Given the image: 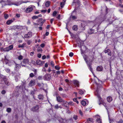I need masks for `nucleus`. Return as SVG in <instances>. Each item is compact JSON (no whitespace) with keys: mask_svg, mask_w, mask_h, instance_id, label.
<instances>
[{"mask_svg":"<svg viewBox=\"0 0 123 123\" xmlns=\"http://www.w3.org/2000/svg\"><path fill=\"white\" fill-rule=\"evenodd\" d=\"M47 11V10L46 9L42 10L41 11V12L43 13L46 12Z\"/></svg>","mask_w":123,"mask_h":123,"instance_id":"obj_51","label":"nucleus"},{"mask_svg":"<svg viewBox=\"0 0 123 123\" xmlns=\"http://www.w3.org/2000/svg\"><path fill=\"white\" fill-rule=\"evenodd\" d=\"M5 71L7 73H9L10 70L8 68H6L5 69Z\"/></svg>","mask_w":123,"mask_h":123,"instance_id":"obj_35","label":"nucleus"},{"mask_svg":"<svg viewBox=\"0 0 123 123\" xmlns=\"http://www.w3.org/2000/svg\"><path fill=\"white\" fill-rule=\"evenodd\" d=\"M4 17L5 19H7L8 17V15L7 14H4Z\"/></svg>","mask_w":123,"mask_h":123,"instance_id":"obj_45","label":"nucleus"},{"mask_svg":"<svg viewBox=\"0 0 123 123\" xmlns=\"http://www.w3.org/2000/svg\"><path fill=\"white\" fill-rule=\"evenodd\" d=\"M79 113L80 115L81 116L82 115L83 113L80 110L79 111Z\"/></svg>","mask_w":123,"mask_h":123,"instance_id":"obj_62","label":"nucleus"},{"mask_svg":"<svg viewBox=\"0 0 123 123\" xmlns=\"http://www.w3.org/2000/svg\"><path fill=\"white\" fill-rule=\"evenodd\" d=\"M80 50H81V54H83L84 53V52L82 50V48H81V47Z\"/></svg>","mask_w":123,"mask_h":123,"instance_id":"obj_54","label":"nucleus"},{"mask_svg":"<svg viewBox=\"0 0 123 123\" xmlns=\"http://www.w3.org/2000/svg\"><path fill=\"white\" fill-rule=\"evenodd\" d=\"M39 99L40 100H42L43 98V96L42 94H40L38 96Z\"/></svg>","mask_w":123,"mask_h":123,"instance_id":"obj_17","label":"nucleus"},{"mask_svg":"<svg viewBox=\"0 0 123 123\" xmlns=\"http://www.w3.org/2000/svg\"><path fill=\"white\" fill-rule=\"evenodd\" d=\"M55 108L57 109L59 108H60V107L58 106V104H57L55 106Z\"/></svg>","mask_w":123,"mask_h":123,"instance_id":"obj_47","label":"nucleus"},{"mask_svg":"<svg viewBox=\"0 0 123 123\" xmlns=\"http://www.w3.org/2000/svg\"><path fill=\"white\" fill-rule=\"evenodd\" d=\"M73 118L75 120H77L78 119V117L76 115H74L73 116Z\"/></svg>","mask_w":123,"mask_h":123,"instance_id":"obj_40","label":"nucleus"},{"mask_svg":"<svg viewBox=\"0 0 123 123\" xmlns=\"http://www.w3.org/2000/svg\"><path fill=\"white\" fill-rule=\"evenodd\" d=\"M55 68L56 70H59L60 69V67L58 66H56L55 67Z\"/></svg>","mask_w":123,"mask_h":123,"instance_id":"obj_36","label":"nucleus"},{"mask_svg":"<svg viewBox=\"0 0 123 123\" xmlns=\"http://www.w3.org/2000/svg\"><path fill=\"white\" fill-rule=\"evenodd\" d=\"M4 80L5 81V84L7 85H9L10 83L7 81L6 80V78L4 79Z\"/></svg>","mask_w":123,"mask_h":123,"instance_id":"obj_24","label":"nucleus"},{"mask_svg":"<svg viewBox=\"0 0 123 123\" xmlns=\"http://www.w3.org/2000/svg\"><path fill=\"white\" fill-rule=\"evenodd\" d=\"M29 1H19L18 2H17L16 3L14 4H14L15 5H16L17 6H18L20 5L22 3H27V2H28Z\"/></svg>","mask_w":123,"mask_h":123,"instance_id":"obj_11","label":"nucleus"},{"mask_svg":"<svg viewBox=\"0 0 123 123\" xmlns=\"http://www.w3.org/2000/svg\"><path fill=\"white\" fill-rule=\"evenodd\" d=\"M96 70L98 71H101L103 70V67L101 66H98L97 67Z\"/></svg>","mask_w":123,"mask_h":123,"instance_id":"obj_14","label":"nucleus"},{"mask_svg":"<svg viewBox=\"0 0 123 123\" xmlns=\"http://www.w3.org/2000/svg\"><path fill=\"white\" fill-rule=\"evenodd\" d=\"M13 22V21L12 19L8 20L6 22V23L8 25H9L11 24Z\"/></svg>","mask_w":123,"mask_h":123,"instance_id":"obj_25","label":"nucleus"},{"mask_svg":"<svg viewBox=\"0 0 123 123\" xmlns=\"http://www.w3.org/2000/svg\"><path fill=\"white\" fill-rule=\"evenodd\" d=\"M13 48V45H11L9 46L3 48H1L0 49V50L2 51H8L12 49Z\"/></svg>","mask_w":123,"mask_h":123,"instance_id":"obj_2","label":"nucleus"},{"mask_svg":"<svg viewBox=\"0 0 123 123\" xmlns=\"http://www.w3.org/2000/svg\"><path fill=\"white\" fill-rule=\"evenodd\" d=\"M47 111L49 113H51V111H53L52 109L51 108H50L49 109H46Z\"/></svg>","mask_w":123,"mask_h":123,"instance_id":"obj_32","label":"nucleus"},{"mask_svg":"<svg viewBox=\"0 0 123 123\" xmlns=\"http://www.w3.org/2000/svg\"><path fill=\"white\" fill-rule=\"evenodd\" d=\"M37 50L38 51H42V49L41 48L39 47L37 49Z\"/></svg>","mask_w":123,"mask_h":123,"instance_id":"obj_44","label":"nucleus"},{"mask_svg":"<svg viewBox=\"0 0 123 123\" xmlns=\"http://www.w3.org/2000/svg\"><path fill=\"white\" fill-rule=\"evenodd\" d=\"M39 107L38 105H37L33 107L31 109V110L34 112H38Z\"/></svg>","mask_w":123,"mask_h":123,"instance_id":"obj_4","label":"nucleus"},{"mask_svg":"<svg viewBox=\"0 0 123 123\" xmlns=\"http://www.w3.org/2000/svg\"><path fill=\"white\" fill-rule=\"evenodd\" d=\"M65 102L64 103V105L66 107L68 108V106L66 104V103L67 102L66 101H65Z\"/></svg>","mask_w":123,"mask_h":123,"instance_id":"obj_52","label":"nucleus"},{"mask_svg":"<svg viewBox=\"0 0 123 123\" xmlns=\"http://www.w3.org/2000/svg\"><path fill=\"white\" fill-rule=\"evenodd\" d=\"M25 84L23 83L22 85L20 86L19 87V89H21L22 90H23L24 88H25Z\"/></svg>","mask_w":123,"mask_h":123,"instance_id":"obj_19","label":"nucleus"},{"mask_svg":"<svg viewBox=\"0 0 123 123\" xmlns=\"http://www.w3.org/2000/svg\"><path fill=\"white\" fill-rule=\"evenodd\" d=\"M88 68L89 70L91 71L92 73L93 74V72L92 69V63L91 62H88L87 63H86Z\"/></svg>","mask_w":123,"mask_h":123,"instance_id":"obj_5","label":"nucleus"},{"mask_svg":"<svg viewBox=\"0 0 123 123\" xmlns=\"http://www.w3.org/2000/svg\"><path fill=\"white\" fill-rule=\"evenodd\" d=\"M66 0H63L62 2L61 3V5H62V4H63V5L65 4V3L66 1Z\"/></svg>","mask_w":123,"mask_h":123,"instance_id":"obj_50","label":"nucleus"},{"mask_svg":"<svg viewBox=\"0 0 123 123\" xmlns=\"http://www.w3.org/2000/svg\"><path fill=\"white\" fill-rule=\"evenodd\" d=\"M74 55V54L72 52H70L69 54V55L70 56L72 57Z\"/></svg>","mask_w":123,"mask_h":123,"instance_id":"obj_46","label":"nucleus"},{"mask_svg":"<svg viewBox=\"0 0 123 123\" xmlns=\"http://www.w3.org/2000/svg\"><path fill=\"white\" fill-rule=\"evenodd\" d=\"M29 60L28 59H25L23 60L22 62L21 63V65L23 66L26 67L29 69L30 68L31 66L30 64H28Z\"/></svg>","mask_w":123,"mask_h":123,"instance_id":"obj_1","label":"nucleus"},{"mask_svg":"<svg viewBox=\"0 0 123 123\" xmlns=\"http://www.w3.org/2000/svg\"><path fill=\"white\" fill-rule=\"evenodd\" d=\"M72 16V19H77V17H76L75 16H72V14L70 16V17H71Z\"/></svg>","mask_w":123,"mask_h":123,"instance_id":"obj_38","label":"nucleus"},{"mask_svg":"<svg viewBox=\"0 0 123 123\" xmlns=\"http://www.w3.org/2000/svg\"><path fill=\"white\" fill-rule=\"evenodd\" d=\"M109 121H110V123H112V122L113 121V120L110 119L109 118Z\"/></svg>","mask_w":123,"mask_h":123,"instance_id":"obj_60","label":"nucleus"},{"mask_svg":"<svg viewBox=\"0 0 123 123\" xmlns=\"http://www.w3.org/2000/svg\"><path fill=\"white\" fill-rule=\"evenodd\" d=\"M1 93L2 94H4L6 93V91L5 90H3L1 92Z\"/></svg>","mask_w":123,"mask_h":123,"instance_id":"obj_55","label":"nucleus"},{"mask_svg":"<svg viewBox=\"0 0 123 123\" xmlns=\"http://www.w3.org/2000/svg\"><path fill=\"white\" fill-rule=\"evenodd\" d=\"M25 44H26L25 43H23V44L22 45H19L18 46V47L19 48H23L24 47V46L25 45Z\"/></svg>","mask_w":123,"mask_h":123,"instance_id":"obj_33","label":"nucleus"},{"mask_svg":"<svg viewBox=\"0 0 123 123\" xmlns=\"http://www.w3.org/2000/svg\"><path fill=\"white\" fill-rule=\"evenodd\" d=\"M97 96L98 98V100L99 102H103V100L100 97V95L99 94H98L97 95Z\"/></svg>","mask_w":123,"mask_h":123,"instance_id":"obj_15","label":"nucleus"},{"mask_svg":"<svg viewBox=\"0 0 123 123\" xmlns=\"http://www.w3.org/2000/svg\"><path fill=\"white\" fill-rule=\"evenodd\" d=\"M35 80H31V86L35 85Z\"/></svg>","mask_w":123,"mask_h":123,"instance_id":"obj_30","label":"nucleus"},{"mask_svg":"<svg viewBox=\"0 0 123 123\" xmlns=\"http://www.w3.org/2000/svg\"><path fill=\"white\" fill-rule=\"evenodd\" d=\"M46 58V56L45 55H43L42 57V58L43 60L45 59Z\"/></svg>","mask_w":123,"mask_h":123,"instance_id":"obj_53","label":"nucleus"},{"mask_svg":"<svg viewBox=\"0 0 123 123\" xmlns=\"http://www.w3.org/2000/svg\"><path fill=\"white\" fill-rule=\"evenodd\" d=\"M42 76H40L38 77V79L39 80H42Z\"/></svg>","mask_w":123,"mask_h":123,"instance_id":"obj_61","label":"nucleus"},{"mask_svg":"<svg viewBox=\"0 0 123 123\" xmlns=\"http://www.w3.org/2000/svg\"><path fill=\"white\" fill-rule=\"evenodd\" d=\"M62 90H63L62 88L61 87H60L59 88V91H62Z\"/></svg>","mask_w":123,"mask_h":123,"instance_id":"obj_64","label":"nucleus"},{"mask_svg":"<svg viewBox=\"0 0 123 123\" xmlns=\"http://www.w3.org/2000/svg\"><path fill=\"white\" fill-rule=\"evenodd\" d=\"M112 100V98L111 96H109L107 98V100L109 102H111Z\"/></svg>","mask_w":123,"mask_h":123,"instance_id":"obj_20","label":"nucleus"},{"mask_svg":"<svg viewBox=\"0 0 123 123\" xmlns=\"http://www.w3.org/2000/svg\"><path fill=\"white\" fill-rule=\"evenodd\" d=\"M19 65L16 64L15 65V68H14L15 70L16 71H18L19 68Z\"/></svg>","mask_w":123,"mask_h":123,"instance_id":"obj_22","label":"nucleus"},{"mask_svg":"<svg viewBox=\"0 0 123 123\" xmlns=\"http://www.w3.org/2000/svg\"><path fill=\"white\" fill-rule=\"evenodd\" d=\"M86 24V23L85 22H83L81 24V27L83 28V29L84 30H85V24Z\"/></svg>","mask_w":123,"mask_h":123,"instance_id":"obj_21","label":"nucleus"},{"mask_svg":"<svg viewBox=\"0 0 123 123\" xmlns=\"http://www.w3.org/2000/svg\"><path fill=\"white\" fill-rule=\"evenodd\" d=\"M43 20V19L42 18H40L39 19L37 20V21L38 22V23L37 24L35 23V25H39L40 26H42V25H41L40 24H41L42 22V23Z\"/></svg>","mask_w":123,"mask_h":123,"instance_id":"obj_8","label":"nucleus"},{"mask_svg":"<svg viewBox=\"0 0 123 123\" xmlns=\"http://www.w3.org/2000/svg\"><path fill=\"white\" fill-rule=\"evenodd\" d=\"M117 123H123V121L122 119H120L119 121L117 122Z\"/></svg>","mask_w":123,"mask_h":123,"instance_id":"obj_48","label":"nucleus"},{"mask_svg":"<svg viewBox=\"0 0 123 123\" xmlns=\"http://www.w3.org/2000/svg\"><path fill=\"white\" fill-rule=\"evenodd\" d=\"M41 56V54H39L37 55V57L39 58H40Z\"/></svg>","mask_w":123,"mask_h":123,"instance_id":"obj_57","label":"nucleus"},{"mask_svg":"<svg viewBox=\"0 0 123 123\" xmlns=\"http://www.w3.org/2000/svg\"><path fill=\"white\" fill-rule=\"evenodd\" d=\"M57 14V12L56 11H54L53 13V16H55Z\"/></svg>","mask_w":123,"mask_h":123,"instance_id":"obj_42","label":"nucleus"},{"mask_svg":"<svg viewBox=\"0 0 123 123\" xmlns=\"http://www.w3.org/2000/svg\"><path fill=\"white\" fill-rule=\"evenodd\" d=\"M50 2L49 1H47L45 3V6L46 7H48L50 5Z\"/></svg>","mask_w":123,"mask_h":123,"instance_id":"obj_23","label":"nucleus"},{"mask_svg":"<svg viewBox=\"0 0 123 123\" xmlns=\"http://www.w3.org/2000/svg\"><path fill=\"white\" fill-rule=\"evenodd\" d=\"M32 18L33 19H37L38 18V17H37V16H34L32 17Z\"/></svg>","mask_w":123,"mask_h":123,"instance_id":"obj_43","label":"nucleus"},{"mask_svg":"<svg viewBox=\"0 0 123 123\" xmlns=\"http://www.w3.org/2000/svg\"><path fill=\"white\" fill-rule=\"evenodd\" d=\"M43 78L44 80H49L51 79V76L49 74H46L43 77Z\"/></svg>","mask_w":123,"mask_h":123,"instance_id":"obj_6","label":"nucleus"},{"mask_svg":"<svg viewBox=\"0 0 123 123\" xmlns=\"http://www.w3.org/2000/svg\"><path fill=\"white\" fill-rule=\"evenodd\" d=\"M94 52H90L89 54V60L90 62H92L94 60Z\"/></svg>","mask_w":123,"mask_h":123,"instance_id":"obj_3","label":"nucleus"},{"mask_svg":"<svg viewBox=\"0 0 123 123\" xmlns=\"http://www.w3.org/2000/svg\"><path fill=\"white\" fill-rule=\"evenodd\" d=\"M31 11V7L28 8L25 10V12L27 13L30 12Z\"/></svg>","mask_w":123,"mask_h":123,"instance_id":"obj_26","label":"nucleus"},{"mask_svg":"<svg viewBox=\"0 0 123 123\" xmlns=\"http://www.w3.org/2000/svg\"><path fill=\"white\" fill-rule=\"evenodd\" d=\"M62 96L64 98H66L67 97V95L64 94H61Z\"/></svg>","mask_w":123,"mask_h":123,"instance_id":"obj_49","label":"nucleus"},{"mask_svg":"<svg viewBox=\"0 0 123 123\" xmlns=\"http://www.w3.org/2000/svg\"><path fill=\"white\" fill-rule=\"evenodd\" d=\"M4 61L5 62H6V64H7L8 63V60L7 59L6 56H5V58H4Z\"/></svg>","mask_w":123,"mask_h":123,"instance_id":"obj_39","label":"nucleus"},{"mask_svg":"<svg viewBox=\"0 0 123 123\" xmlns=\"http://www.w3.org/2000/svg\"><path fill=\"white\" fill-rule=\"evenodd\" d=\"M11 109L10 108H7L6 109V111L9 113L11 112Z\"/></svg>","mask_w":123,"mask_h":123,"instance_id":"obj_34","label":"nucleus"},{"mask_svg":"<svg viewBox=\"0 0 123 123\" xmlns=\"http://www.w3.org/2000/svg\"><path fill=\"white\" fill-rule=\"evenodd\" d=\"M96 120L98 123H102L101 120L100 118H97Z\"/></svg>","mask_w":123,"mask_h":123,"instance_id":"obj_31","label":"nucleus"},{"mask_svg":"<svg viewBox=\"0 0 123 123\" xmlns=\"http://www.w3.org/2000/svg\"><path fill=\"white\" fill-rule=\"evenodd\" d=\"M37 64L38 65L42 66L45 63L44 61H42L39 60L36 61Z\"/></svg>","mask_w":123,"mask_h":123,"instance_id":"obj_7","label":"nucleus"},{"mask_svg":"<svg viewBox=\"0 0 123 123\" xmlns=\"http://www.w3.org/2000/svg\"><path fill=\"white\" fill-rule=\"evenodd\" d=\"M31 70L34 72V74L33 73H31V78L32 77L34 76H35L37 74V70L36 69H32Z\"/></svg>","mask_w":123,"mask_h":123,"instance_id":"obj_12","label":"nucleus"},{"mask_svg":"<svg viewBox=\"0 0 123 123\" xmlns=\"http://www.w3.org/2000/svg\"><path fill=\"white\" fill-rule=\"evenodd\" d=\"M31 63H32L34 65H37L36 61V62L34 61H31Z\"/></svg>","mask_w":123,"mask_h":123,"instance_id":"obj_41","label":"nucleus"},{"mask_svg":"<svg viewBox=\"0 0 123 123\" xmlns=\"http://www.w3.org/2000/svg\"><path fill=\"white\" fill-rule=\"evenodd\" d=\"M31 42L30 40L28 41L27 43L28 45H30L31 44Z\"/></svg>","mask_w":123,"mask_h":123,"instance_id":"obj_63","label":"nucleus"},{"mask_svg":"<svg viewBox=\"0 0 123 123\" xmlns=\"http://www.w3.org/2000/svg\"><path fill=\"white\" fill-rule=\"evenodd\" d=\"M79 93L80 94L82 95L84 94V91L80 89L79 91Z\"/></svg>","mask_w":123,"mask_h":123,"instance_id":"obj_29","label":"nucleus"},{"mask_svg":"<svg viewBox=\"0 0 123 123\" xmlns=\"http://www.w3.org/2000/svg\"><path fill=\"white\" fill-rule=\"evenodd\" d=\"M88 33L89 34H91L94 33H96L94 30L92 29H91L88 31Z\"/></svg>","mask_w":123,"mask_h":123,"instance_id":"obj_13","label":"nucleus"},{"mask_svg":"<svg viewBox=\"0 0 123 123\" xmlns=\"http://www.w3.org/2000/svg\"><path fill=\"white\" fill-rule=\"evenodd\" d=\"M51 64L52 67H54V64L53 62V61H51Z\"/></svg>","mask_w":123,"mask_h":123,"instance_id":"obj_59","label":"nucleus"},{"mask_svg":"<svg viewBox=\"0 0 123 123\" xmlns=\"http://www.w3.org/2000/svg\"><path fill=\"white\" fill-rule=\"evenodd\" d=\"M56 99L57 101L58 102H64L65 101L63 100L59 96H56Z\"/></svg>","mask_w":123,"mask_h":123,"instance_id":"obj_9","label":"nucleus"},{"mask_svg":"<svg viewBox=\"0 0 123 123\" xmlns=\"http://www.w3.org/2000/svg\"><path fill=\"white\" fill-rule=\"evenodd\" d=\"M45 45L44 43H42L40 45V46L42 48L43 47L45 46Z\"/></svg>","mask_w":123,"mask_h":123,"instance_id":"obj_56","label":"nucleus"},{"mask_svg":"<svg viewBox=\"0 0 123 123\" xmlns=\"http://www.w3.org/2000/svg\"><path fill=\"white\" fill-rule=\"evenodd\" d=\"M45 20H42V22L41 23V24H40V25H42L43 23H44L45 22Z\"/></svg>","mask_w":123,"mask_h":123,"instance_id":"obj_58","label":"nucleus"},{"mask_svg":"<svg viewBox=\"0 0 123 123\" xmlns=\"http://www.w3.org/2000/svg\"><path fill=\"white\" fill-rule=\"evenodd\" d=\"M97 85V87L96 90V92H98L99 91V89L100 87H102V86L100 84H98L97 83H95Z\"/></svg>","mask_w":123,"mask_h":123,"instance_id":"obj_18","label":"nucleus"},{"mask_svg":"<svg viewBox=\"0 0 123 123\" xmlns=\"http://www.w3.org/2000/svg\"><path fill=\"white\" fill-rule=\"evenodd\" d=\"M72 29L74 31H77V25H74L72 27Z\"/></svg>","mask_w":123,"mask_h":123,"instance_id":"obj_28","label":"nucleus"},{"mask_svg":"<svg viewBox=\"0 0 123 123\" xmlns=\"http://www.w3.org/2000/svg\"><path fill=\"white\" fill-rule=\"evenodd\" d=\"M81 104L83 106H85L86 104V103L85 101L83 100L81 102Z\"/></svg>","mask_w":123,"mask_h":123,"instance_id":"obj_27","label":"nucleus"},{"mask_svg":"<svg viewBox=\"0 0 123 123\" xmlns=\"http://www.w3.org/2000/svg\"><path fill=\"white\" fill-rule=\"evenodd\" d=\"M31 32H28L27 34H26L25 35V37L27 38H30L31 37Z\"/></svg>","mask_w":123,"mask_h":123,"instance_id":"obj_16","label":"nucleus"},{"mask_svg":"<svg viewBox=\"0 0 123 123\" xmlns=\"http://www.w3.org/2000/svg\"><path fill=\"white\" fill-rule=\"evenodd\" d=\"M72 82L75 86H76L77 87L79 86V82L78 81L76 80H74Z\"/></svg>","mask_w":123,"mask_h":123,"instance_id":"obj_10","label":"nucleus"},{"mask_svg":"<svg viewBox=\"0 0 123 123\" xmlns=\"http://www.w3.org/2000/svg\"><path fill=\"white\" fill-rule=\"evenodd\" d=\"M18 58L19 60H21L23 59V56L21 55H20L18 57Z\"/></svg>","mask_w":123,"mask_h":123,"instance_id":"obj_37","label":"nucleus"}]
</instances>
